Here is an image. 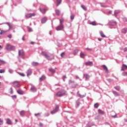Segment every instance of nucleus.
Returning a JSON list of instances; mask_svg holds the SVG:
<instances>
[{
	"label": "nucleus",
	"instance_id": "f257e3e1",
	"mask_svg": "<svg viewBox=\"0 0 127 127\" xmlns=\"http://www.w3.org/2000/svg\"><path fill=\"white\" fill-rule=\"evenodd\" d=\"M41 54L43 56H44L47 60H49L50 61L54 59V55L52 54H50V53L43 51L42 52Z\"/></svg>",
	"mask_w": 127,
	"mask_h": 127
},
{
	"label": "nucleus",
	"instance_id": "f03ea898",
	"mask_svg": "<svg viewBox=\"0 0 127 127\" xmlns=\"http://www.w3.org/2000/svg\"><path fill=\"white\" fill-rule=\"evenodd\" d=\"M66 93H67L66 90L62 89L57 93L56 95L57 97H63V96H65V95H66Z\"/></svg>",
	"mask_w": 127,
	"mask_h": 127
},
{
	"label": "nucleus",
	"instance_id": "7ed1b4c3",
	"mask_svg": "<svg viewBox=\"0 0 127 127\" xmlns=\"http://www.w3.org/2000/svg\"><path fill=\"white\" fill-rule=\"evenodd\" d=\"M6 49L8 51H11L15 49V47L10 44H7Z\"/></svg>",
	"mask_w": 127,
	"mask_h": 127
},
{
	"label": "nucleus",
	"instance_id": "20e7f679",
	"mask_svg": "<svg viewBox=\"0 0 127 127\" xmlns=\"http://www.w3.org/2000/svg\"><path fill=\"white\" fill-rule=\"evenodd\" d=\"M39 10L41 11V12H42V13L44 14V13H45L46 11L49 10V8L46 7V6H45V8L42 9L39 8Z\"/></svg>",
	"mask_w": 127,
	"mask_h": 127
},
{
	"label": "nucleus",
	"instance_id": "39448f33",
	"mask_svg": "<svg viewBox=\"0 0 127 127\" xmlns=\"http://www.w3.org/2000/svg\"><path fill=\"white\" fill-rule=\"evenodd\" d=\"M58 111H59V105H57L55 109L51 112V114L54 115V114H56Z\"/></svg>",
	"mask_w": 127,
	"mask_h": 127
},
{
	"label": "nucleus",
	"instance_id": "423d86ee",
	"mask_svg": "<svg viewBox=\"0 0 127 127\" xmlns=\"http://www.w3.org/2000/svg\"><path fill=\"white\" fill-rule=\"evenodd\" d=\"M19 56L20 57H21L22 58L24 59V51H23V50H19Z\"/></svg>",
	"mask_w": 127,
	"mask_h": 127
},
{
	"label": "nucleus",
	"instance_id": "0eeeda50",
	"mask_svg": "<svg viewBox=\"0 0 127 127\" xmlns=\"http://www.w3.org/2000/svg\"><path fill=\"white\" fill-rule=\"evenodd\" d=\"M13 87H14V88H15V89H18V88L20 87V84H19L18 81H14L13 85Z\"/></svg>",
	"mask_w": 127,
	"mask_h": 127
},
{
	"label": "nucleus",
	"instance_id": "6e6552de",
	"mask_svg": "<svg viewBox=\"0 0 127 127\" xmlns=\"http://www.w3.org/2000/svg\"><path fill=\"white\" fill-rule=\"evenodd\" d=\"M64 28V25H61L60 24V25L58 26L56 28V29L57 30V31H59L60 30H62Z\"/></svg>",
	"mask_w": 127,
	"mask_h": 127
},
{
	"label": "nucleus",
	"instance_id": "1a4fd4ad",
	"mask_svg": "<svg viewBox=\"0 0 127 127\" xmlns=\"http://www.w3.org/2000/svg\"><path fill=\"white\" fill-rule=\"evenodd\" d=\"M26 17L27 18H30V17H32V16H35V13H28L25 15Z\"/></svg>",
	"mask_w": 127,
	"mask_h": 127
},
{
	"label": "nucleus",
	"instance_id": "9d476101",
	"mask_svg": "<svg viewBox=\"0 0 127 127\" xmlns=\"http://www.w3.org/2000/svg\"><path fill=\"white\" fill-rule=\"evenodd\" d=\"M109 25H112L113 26L117 25V22L114 20H111L109 22Z\"/></svg>",
	"mask_w": 127,
	"mask_h": 127
},
{
	"label": "nucleus",
	"instance_id": "9b49d317",
	"mask_svg": "<svg viewBox=\"0 0 127 127\" xmlns=\"http://www.w3.org/2000/svg\"><path fill=\"white\" fill-rule=\"evenodd\" d=\"M27 76L29 77L32 74V69L31 68L28 69L26 71Z\"/></svg>",
	"mask_w": 127,
	"mask_h": 127
},
{
	"label": "nucleus",
	"instance_id": "f8f14e48",
	"mask_svg": "<svg viewBox=\"0 0 127 127\" xmlns=\"http://www.w3.org/2000/svg\"><path fill=\"white\" fill-rule=\"evenodd\" d=\"M6 123L10 126H11V125H12V122H11V120L9 118H7L6 119Z\"/></svg>",
	"mask_w": 127,
	"mask_h": 127
},
{
	"label": "nucleus",
	"instance_id": "ddd939ff",
	"mask_svg": "<svg viewBox=\"0 0 127 127\" xmlns=\"http://www.w3.org/2000/svg\"><path fill=\"white\" fill-rule=\"evenodd\" d=\"M30 90L32 92H33V93H35V92L37 91L36 87H35L34 86H32Z\"/></svg>",
	"mask_w": 127,
	"mask_h": 127
},
{
	"label": "nucleus",
	"instance_id": "4468645a",
	"mask_svg": "<svg viewBox=\"0 0 127 127\" xmlns=\"http://www.w3.org/2000/svg\"><path fill=\"white\" fill-rule=\"evenodd\" d=\"M127 70V65L126 64H123L121 68V71H126Z\"/></svg>",
	"mask_w": 127,
	"mask_h": 127
},
{
	"label": "nucleus",
	"instance_id": "2eb2a0df",
	"mask_svg": "<svg viewBox=\"0 0 127 127\" xmlns=\"http://www.w3.org/2000/svg\"><path fill=\"white\" fill-rule=\"evenodd\" d=\"M69 86H71V88L73 89H75V88H77V86H78V84L74 82L71 84H69Z\"/></svg>",
	"mask_w": 127,
	"mask_h": 127
},
{
	"label": "nucleus",
	"instance_id": "dca6fc26",
	"mask_svg": "<svg viewBox=\"0 0 127 127\" xmlns=\"http://www.w3.org/2000/svg\"><path fill=\"white\" fill-rule=\"evenodd\" d=\"M80 105H81V102L80 101V99H78L76 101V107L78 108Z\"/></svg>",
	"mask_w": 127,
	"mask_h": 127
},
{
	"label": "nucleus",
	"instance_id": "f3484780",
	"mask_svg": "<svg viewBox=\"0 0 127 127\" xmlns=\"http://www.w3.org/2000/svg\"><path fill=\"white\" fill-rule=\"evenodd\" d=\"M86 66H93V62H88L85 63Z\"/></svg>",
	"mask_w": 127,
	"mask_h": 127
},
{
	"label": "nucleus",
	"instance_id": "a211bd4d",
	"mask_svg": "<svg viewBox=\"0 0 127 127\" xmlns=\"http://www.w3.org/2000/svg\"><path fill=\"white\" fill-rule=\"evenodd\" d=\"M46 21H47V17H43L42 19H41V22L43 24L45 23V22H46Z\"/></svg>",
	"mask_w": 127,
	"mask_h": 127
},
{
	"label": "nucleus",
	"instance_id": "6ab92c4d",
	"mask_svg": "<svg viewBox=\"0 0 127 127\" xmlns=\"http://www.w3.org/2000/svg\"><path fill=\"white\" fill-rule=\"evenodd\" d=\"M83 77H84L86 79L85 80H87L90 79L91 76L88 74H84Z\"/></svg>",
	"mask_w": 127,
	"mask_h": 127
},
{
	"label": "nucleus",
	"instance_id": "aec40b11",
	"mask_svg": "<svg viewBox=\"0 0 127 127\" xmlns=\"http://www.w3.org/2000/svg\"><path fill=\"white\" fill-rule=\"evenodd\" d=\"M77 96H78V97L81 98H85V97H86V94L82 95L80 93H79V91H77Z\"/></svg>",
	"mask_w": 127,
	"mask_h": 127
},
{
	"label": "nucleus",
	"instance_id": "412c9836",
	"mask_svg": "<svg viewBox=\"0 0 127 127\" xmlns=\"http://www.w3.org/2000/svg\"><path fill=\"white\" fill-rule=\"evenodd\" d=\"M45 79H46V76L45 75H43L40 78L39 81L40 82H42V81H44Z\"/></svg>",
	"mask_w": 127,
	"mask_h": 127
},
{
	"label": "nucleus",
	"instance_id": "4be33fe9",
	"mask_svg": "<svg viewBox=\"0 0 127 127\" xmlns=\"http://www.w3.org/2000/svg\"><path fill=\"white\" fill-rule=\"evenodd\" d=\"M112 93L115 97H119V96H120V94L116 91H113Z\"/></svg>",
	"mask_w": 127,
	"mask_h": 127
},
{
	"label": "nucleus",
	"instance_id": "5701e85b",
	"mask_svg": "<svg viewBox=\"0 0 127 127\" xmlns=\"http://www.w3.org/2000/svg\"><path fill=\"white\" fill-rule=\"evenodd\" d=\"M120 12H121V10H116L114 12V14L116 17H117L118 14H119V13H120Z\"/></svg>",
	"mask_w": 127,
	"mask_h": 127
},
{
	"label": "nucleus",
	"instance_id": "b1692460",
	"mask_svg": "<svg viewBox=\"0 0 127 127\" xmlns=\"http://www.w3.org/2000/svg\"><path fill=\"white\" fill-rule=\"evenodd\" d=\"M31 64L34 66H38L39 65V63L38 62H33L31 63Z\"/></svg>",
	"mask_w": 127,
	"mask_h": 127
},
{
	"label": "nucleus",
	"instance_id": "393cba45",
	"mask_svg": "<svg viewBox=\"0 0 127 127\" xmlns=\"http://www.w3.org/2000/svg\"><path fill=\"white\" fill-rule=\"evenodd\" d=\"M17 93L19 95H23V91L20 89H18L17 90Z\"/></svg>",
	"mask_w": 127,
	"mask_h": 127
},
{
	"label": "nucleus",
	"instance_id": "a878e982",
	"mask_svg": "<svg viewBox=\"0 0 127 127\" xmlns=\"http://www.w3.org/2000/svg\"><path fill=\"white\" fill-rule=\"evenodd\" d=\"M102 67H103L104 70H105V72L106 73H108V67H107V66H106V65H103Z\"/></svg>",
	"mask_w": 127,
	"mask_h": 127
},
{
	"label": "nucleus",
	"instance_id": "bb28decb",
	"mask_svg": "<svg viewBox=\"0 0 127 127\" xmlns=\"http://www.w3.org/2000/svg\"><path fill=\"white\" fill-rule=\"evenodd\" d=\"M98 114H100V115H105V112L103 111V110L101 109L98 110Z\"/></svg>",
	"mask_w": 127,
	"mask_h": 127
},
{
	"label": "nucleus",
	"instance_id": "cd10ccee",
	"mask_svg": "<svg viewBox=\"0 0 127 127\" xmlns=\"http://www.w3.org/2000/svg\"><path fill=\"white\" fill-rule=\"evenodd\" d=\"M122 33H123L124 34H126L127 32V28H123L122 29L121 31Z\"/></svg>",
	"mask_w": 127,
	"mask_h": 127
},
{
	"label": "nucleus",
	"instance_id": "c85d7f7f",
	"mask_svg": "<svg viewBox=\"0 0 127 127\" xmlns=\"http://www.w3.org/2000/svg\"><path fill=\"white\" fill-rule=\"evenodd\" d=\"M49 71L50 72H51V73H55V72H56V71L55 70V69H53V68L52 67H50V68H49Z\"/></svg>",
	"mask_w": 127,
	"mask_h": 127
},
{
	"label": "nucleus",
	"instance_id": "c756f323",
	"mask_svg": "<svg viewBox=\"0 0 127 127\" xmlns=\"http://www.w3.org/2000/svg\"><path fill=\"white\" fill-rule=\"evenodd\" d=\"M20 115L21 117H24V115H25V111L22 110L20 112Z\"/></svg>",
	"mask_w": 127,
	"mask_h": 127
},
{
	"label": "nucleus",
	"instance_id": "7c9ffc66",
	"mask_svg": "<svg viewBox=\"0 0 127 127\" xmlns=\"http://www.w3.org/2000/svg\"><path fill=\"white\" fill-rule=\"evenodd\" d=\"M55 12L58 15H60V13H61V11H60V10L57 9L55 10Z\"/></svg>",
	"mask_w": 127,
	"mask_h": 127
},
{
	"label": "nucleus",
	"instance_id": "2f4dec72",
	"mask_svg": "<svg viewBox=\"0 0 127 127\" xmlns=\"http://www.w3.org/2000/svg\"><path fill=\"white\" fill-rule=\"evenodd\" d=\"M100 36H101V37H103V38H105L106 37V35H105V34H104V33L103 32V31H101L100 32Z\"/></svg>",
	"mask_w": 127,
	"mask_h": 127
},
{
	"label": "nucleus",
	"instance_id": "473e14b6",
	"mask_svg": "<svg viewBox=\"0 0 127 127\" xmlns=\"http://www.w3.org/2000/svg\"><path fill=\"white\" fill-rule=\"evenodd\" d=\"M80 56L81 57V58H85V57L86 56V55L84 53H83V52H81L80 53Z\"/></svg>",
	"mask_w": 127,
	"mask_h": 127
},
{
	"label": "nucleus",
	"instance_id": "72a5a7b5",
	"mask_svg": "<svg viewBox=\"0 0 127 127\" xmlns=\"http://www.w3.org/2000/svg\"><path fill=\"white\" fill-rule=\"evenodd\" d=\"M78 52H79V50L78 49L75 50L73 52V55H77V54H78Z\"/></svg>",
	"mask_w": 127,
	"mask_h": 127
},
{
	"label": "nucleus",
	"instance_id": "f704fd0d",
	"mask_svg": "<svg viewBox=\"0 0 127 127\" xmlns=\"http://www.w3.org/2000/svg\"><path fill=\"white\" fill-rule=\"evenodd\" d=\"M62 2V0H57V6H58Z\"/></svg>",
	"mask_w": 127,
	"mask_h": 127
},
{
	"label": "nucleus",
	"instance_id": "c9c22d12",
	"mask_svg": "<svg viewBox=\"0 0 127 127\" xmlns=\"http://www.w3.org/2000/svg\"><path fill=\"white\" fill-rule=\"evenodd\" d=\"M5 62L4 61H2L0 60V66H1V65H3L5 64Z\"/></svg>",
	"mask_w": 127,
	"mask_h": 127
},
{
	"label": "nucleus",
	"instance_id": "e433bc0d",
	"mask_svg": "<svg viewBox=\"0 0 127 127\" xmlns=\"http://www.w3.org/2000/svg\"><path fill=\"white\" fill-rule=\"evenodd\" d=\"M74 83H75L74 80H69L68 81L69 85H72V84H73Z\"/></svg>",
	"mask_w": 127,
	"mask_h": 127
},
{
	"label": "nucleus",
	"instance_id": "4c0bfd02",
	"mask_svg": "<svg viewBox=\"0 0 127 127\" xmlns=\"http://www.w3.org/2000/svg\"><path fill=\"white\" fill-rule=\"evenodd\" d=\"M81 7H82V8L85 11H87V7H86L85 5H81Z\"/></svg>",
	"mask_w": 127,
	"mask_h": 127
},
{
	"label": "nucleus",
	"instance_id": "58836bf2",
	"mask_svg": "<svg viewBox=\"0 0 127 127\" xmlns=\"http://www.w3.org/2000/svg\"><path fill=\"white\" fill-rule=\"evenodd\" d=\"M99 106H100V105L99 104V103H97L94 104V107L95 109H98V108H99Z\"/></svg>",
	"mask_w": 127,
	"mask_h": 127
},
{
	"label": "nucleus",
	"instance_id": "ea45409f",
	"mask_svg": "<svg viewBox=\"0 0 127 127\" xmlns=\"http://www.w3.org/2000/svg\"><path fill=\"white\" fill-rule=\"evenodd\" d=\"M114 88H115L117 91H120V90H121V87L119 86H115L114 87Z\"/></svg>",
	"mask_w": 127,
	"mask_h": 127
},
{
	"label": "nucleus",
	"instance_id": "a19ab883",
	"mask_svg": "<svg viewBox=\"0 0 127 127\" xmlns=\"http://www.w3.org/2000/svg\"><path fill=\"white\" fill-rule=\"evenodd\" d=\"M27 29L29 32H32V29L31 28H30L29 26L27 27Z\"/></svg>",
	"mask_w": 127,
	"mask_h": 127
},
{
	"label": "nucleus",
	"instance_id": "79ce46f5",
	"mask_svg": "<svg viewBox=\"0 0 127 127\" xmlns=\"http://www.w3.org/2000/svg\"><path fill=\"white\" fill-rule=\"evenodd\" d=\"M75 18V15L74 14H71L70 15V19L71 20H73Z\"/></svg>",
	"mask_w": 127,
	"mask_h": 127
},
{
	"label": "nucleus",
	"instance_id": "37998d69",
	"mask_svg": "<svg viewBox=\"0 0 127 127\" xmlns=\"http://www.w3.org/2000/svg\"><path fill=\"white\" fill-rule=\"evenodd\" d=\"M64 22V19H60V23L61 25H63V23Z\"/></svg>",
	"mask_w": 127,
	"mask_h": 127
},
{
	"label": "nucleus",
	"instance_id": "c03bdc74",
	"mask_svg": "<svg viewBox=\"0 0 127 127\" xmlns=\"http://www.w3.org/2000/svg\"><path fill=\"white\" fill-rule=\"evenodd\" d=\"M61 56L62 58H65V52H63L62 53V54H61Z\"/></svg>",
	"mask_w": 127,
	"mask_h": 127
},
{
	"label": "nucleus",
	"instance_id": "a18cd8bd",
	"mask_svg": "<svg viewBox=\"0 0 127 127\" xmlns=\"http://www.w3.org/2000/svg\"><path fill=\"white\" fill-rule=\"evenodd\" d=\"M122 20L124 22H127V17L122 18Z\"/></svg>",
	"mask_w": 127,
	"mask_h": 127
},
{
	"label": "nucleus",
	"instance_id": "49530a36",
	"mask_svg": "<svg viewBox=\"0 0 127 127\" xmlns=\"http://www.w3.org/2000/svg\"><path fill=\"white\" fill-rule=\"evenodd\" d=\"M91 25H97V23L95 21H93L90 23Z\"/></svg>",
	"mask_w": 127,
	"mask_h": 127
},
{
	"label": "nucleus",
	"instance_id": "de8ad7c7",
	"mask_svg": "<svg viewBox=\"0 0 127 127\" xmlns=\"http://www.w3.org/2000/svg\"><path fill=\"white\" fill-rule=\"evenodd\" d=\"M11 97L12 98V99H13V100L16 99V98H17V97L16 96V95H13L11 96Z\"/></svg>",
	"mask_w": 127,
	"mask_h": 127
},
{
	"label": "nucleus",
	"instance_id": "09e8293b",
	"mask_svg": "<svg viewBox=\"0 0 127 127\" xmlns=\"http://www.w3.org/2000/svg\"><path fill=\"white\" fill-rule=\"evenodd\" d=\"M9 93L10 94H13V90L12 89V87H10Z\"/></svg>",
	"mask_w": 127,
	"mask_h": 127
},
{
	"label": "nucleus",
	"instance_id": "8fccbe9b",
	"mask_svg": "<svg viewBox=\"0 0 127 127\" xmlns=\"http://www.w3.org/2000/svg\"><path fill=\"white\" fill-rule=\"evenodd\" d=\"M5 24H7V25L9 26V29H10L11 28V25H10V24H9V22H6L5 23Z\"/></svg>",
	"mask_w": 127,
	"mask_h": 127
},
{
	"label": "nucleus",
	"instance_id": "3c124183",
	"mask_svg": "<svg viewBox=\"0 0 127 127\" xmlns=\"http://www.w3.org/2000/svg\"><path fill=\"white\" fill-rule=\"evenodd\" d=\"M122 76H127V72H124L122 73Z\"/></svg>",
	"mask_w": 127,
	"mask_h": 127
},
{
	"label": "nucleus",
	"instance_id": "603ef678",
	"mask_svg": "<svg viewBox=\"0 0 127 127\" xmlns=\"http://www.w3.org/2000/svg\"><path fill=\"white\" fill-rule=\"evenodd\" d=\"M4 72H5V70L3 69H0V73H4Z\"/></svg>",
	"mask_w": 127,
	"mask_h": 127
},
{
	"label": "nucleus",
	"instance_id": "864d4df0",
	"mask_svg": "<svg viewBox=\"0 0 127 127\" xmlns=\"http://www.w3.org/2000/svg\"><path fill=\"white\" fill-rule=\"evenodd\" d=\"M8 72H10V74H12L13 73V70L11 69H8Z\"/></svg>",
	"mask_w": 127,
	"mask_h": 127
},
{
	"label": "nucleus",
	"instance_id": "5fc2aeb1",
	"mask_svg": "<svg viewBox=\"0 0 127 127\" xmlns=\"http://www.w3.org/2000/svg\"><path fill=\"white\" fill-rule=\"evenodd\" d=\"M49 115H50V114H49V113H45V114H44V116H45V117H49Z\"/></svg>",
	"mask_w": 127,
	"mask_h": 127
},
{
	"label": "nucleus",
	"instance_id": "6e6d98bb",
	"mask_svg": "<svg viewBox=\"0 0 127 127\" xmlns=\"http://www.w3.org/2000/svg\"><path fill=\"white\" fill-rule=\"evenodd\" d=\"M74 79H80V77H79V76H78V75H75Z\"/></svg>",
	"mask_w": 127,
	"mask_h": 127
},
{
	"label": "nucleus",
	"instance_id": "4d7b16f0",
	"mask_svg": "<svg viewBox=\"0 0 127 127\" xmlns=\"http://www.w3.org/2000/svg\"><path fill=\"white\" fill-rule=\"evenodd\" d=\"M20 76H22V77H24L25 75L23 73H19Z\"/></svg>",
	"mask_w": 127,
	"mask_h": 127
},
{
	"label": "nucleus",
	"instance_id": "13d9d810",
	"mask_svg": "<svg viewBox=\"0 0 127 127\" xmlns=\"http://www.w3.org/2000/svg\"><path fill=\"white\" fill-rule=\"evenodd\" d=\"M67 78V77L66 76V75H64L62 77L63 80H64V79H66Z\"/></svg>",
	"mask_w": 127,
	"mask_h": 127
},
{
	"label": "nucleus",
	"instance_id": "bf43d9fd",
	"mask_svg": "<svg viewBox=\"0 0 127 127\" xmlns=\"http://www.w3.org/2000/svg\"><path fill=\"white\" fill-rule=\"evenodd\" d=\"M86 50H89L90 51H92V49H90L88 48H86Z\"/></svg>",
	"mask_w": 127,
	"mask_h": 127
},
{
	"label": "nucleus",
	"instance_id": "052dcab7",
	"mask_svg": "<svg viewBox=\"0 0 127 127\" xmlns=\"http://www.w3.org/2000/svg\"><path fill=\"white\" fill-rule=\"evenodd\" d=\"M40 127H43V124H42V123H40L39 125Z\"/></svg>",
	"mask_w": 127,
	"mask_h": 127
},
{
	"label": "nucleus",
	"instance_id": "680f3d73",
	"mask_svg": "<svg viewBox=\"0 0 127 127\" xmlns=\"http://www.w3.org/2000/svg\"><path fill=\"white\" fill-rule=\"evenodd\" d=\"M39 115H40V113L35 114V117H37V116H39Z\"/></svg>",
	"mask_w": 127,
	"mask_h": 127
},
{
	"label": "nucleus",
	"instance_id": "e2e57ef3",
	"mask_svg": "<svg viewBox=\"0 0 127 127\" xmlns=\"http://www.w3.org/2000/svg\"><path fill=\"white\" fill-rule=\"evenodd\" d=\"M8 38H11L12 37V36H11V35H9L8 36Z\"/></svg>",
	"mask_w": 127,
	"mask_h": 127
},
{
	"label": "nucleus",
	"instance_id": "0e129e2a",
	"mask_svg": "<svg viewBox=\"0 0 127 127\" xmlns=\"http://www.w3.org/2000/svg\"><path fill=\"white\" fill-rule=\"evenodd\" d=\"M2 124H3V122H2V121L0 120V125H2Z\"/></svg>",
	"mask_w": 127,
	"mask_h": 127
},
{
	"label": "nucleus",
	"instance_id": "69168bd1",
	"mask_svg": "<svg viewBox=\"0 0 127 127\" xmlns=\"http://www.w3.org/2000/svg\"><path fill=\"white\" fill-rule=\"evenodd\" d=\"M55 86H60V84H59V83L56 84H55Z\"/></svg>",
	"mask_w": 127,
	"mask_h": 127
},
{
	"label": "nucleus",
	"instance_id": "338daca9",
	"mask_svg": "<svg viewBox=\"0 0 127 127\" xmlns=\"http://www.w3.org/2000/svg\"><path fill=\"white\" fill-rule=\"evenodd\" d=\"M98 40H99V41H102V39L98 38Z\"/></svg>",
	"mask_w": 127,
	"mask_h": 127
},
{
	"label": "nucleus",
	"instance_id": "774afa93",
	"mask_svg": "<svg viewBox=\"0 0 127 127\" xmlns=\"http://www.w3.org/2000/svg\"><path fill=\"white\" fill-rule=\"evenodd\" d=\"M112 118H117V115L112 116Z\"/></svg>",
	"mask_w": 127,
	"mask_h": 127
}]
</instances>
